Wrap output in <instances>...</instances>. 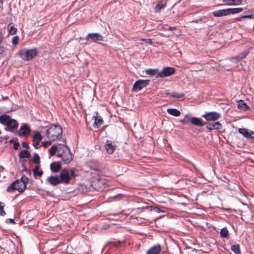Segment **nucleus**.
Wrapping results in <instances>:
<instances>
[{
	"instance_id": "nucleus-1",
	"label": "nucleus",
	"mask_w": 254,
	"mask_h": 254,
	"mask_svg": "<svg viewBox=\"0 0 254 254\" xmlns=\"http://www.w3.org/2000/svg\"><path fill=\"white\" fill-rule=\"evenodd\" d=\"M71 179L69 171L67 169H63L59 176H51L46 181L52 186H57L62 183L68 184Z\"/></svg>"
},
{
	"instance_id": "nucleus-2",
	"label": "nucleus",
	"mask_w": 254,
	"mask_h": 254,
	"mask_svg": "<svg viewBox=\"0 0 254 254\" xmlns=\"http://www.w3.org/2000/svg\"><path fill=\"white\" fill-rule=\"evenodd\" d=\"M29 181V179L25 176H22L20 179L16 180L12 183L7 188V191L9 192H13L15 190L19 192H23L26 188V184Z\"/></svg>"
},
{
	"instance_id": "nucleus-3",
	"label": "nucleus",
	"mask_w": 254,
	"mask_h": 254,
	"mask_svg": "<svg viewBox=\"0 0 254 254\" xmlns=\"http://www.w3.org/2000/svg\"><path fill=\"white\" fill-rule=\"evenodd\" d=\"M0 123L6 127V130L11 132H13L18 126L16 120L11 119L9 115L6 114L0 116Z\"/></svg>"
},
{
	"instance_id": "nucleus-4",
	"label": "nucleus",
	"mask_w": 254,
	"mask_h": 254,
	"mask_svg": "<svg viewBox=\"0 0 254 254\" xmlns=\"http://www.w3.org/2000/svg\"><path fill=\"white\" fill-rule=\"evenodd\" d=\"M62 133L63 130L60 126L52 125L47 130L46 135L51 140L55 141L61 138Z\"/></svg>"
},
{
	"instance_id": "nucleus-5",
	"label": "nucleus",
	"mask_w": 254,
	"mask_h": 254,
	"mask_svg": "<svg viewBox=\"0 0 254 254\" xmlns=\"http://www.w3.org/2000/svg\"><path fill=\"white\" fill-rule=\"evenodd\" d=\"M62 147V150L58 154V156L62 158L64 164H67L72 160V154L66 145L63 144Z\"/></svg>"
},
{
	"instance_id": "nucleus-6",
	"label": "nucleus",
	"mask_w": 254,
	"mask_h": 254,
	"mask_svg": "<svg viewBox=\"0 0 254 254\" xmlns=\"http://www.w3.org/2000/svg\"><path fill=\"white\" fill-rule=\"evenodd\" d=\"M37 54V51L36 49L28 50L22 49L19 50L17 54L23 60L30 61L33 59L36 56Z\"/></svg>"
},
{
	"instance_id": "nucleus-7",
	"label": "nucleus",
	"mask_w": 254,
	"mask_h": 254,
	"mask_svg": "<svg viewBox=\"0 0 254 254\" xmlns=\"http://www.w3.org/2000/svg\"><path fill=\"white\" fill-rule=\"evenodd\" d=\"M242 8H230L226 9H221L212 12V14L215 17H222L239 13L242 11Z\"/></svg>"
},
{
	"instance_id": "nucleus-8",
	"label": "nucleus",
	"mask_w": 254,
	"mask_h": 254,
	"mask_svg": "<svg viewBox=\"0 0 254 254\" xmlns=\"http://www.w3.org/2000/svg\"><path fill=\"white\" fill-rule=\"evenodd\" d=\"M149 82V80H138L133 84L132 90L133 91H138L147 86Z\"/></svg>"
},
{
	"instance_id": "nucleus-9",
	"label": "nucleus",
	"mask_w": 254,
	"mask_h": 254,
	"mask_svg": "<svg viewBox=\"0 0 254 254\" xmlns=\"http://www.w3.org/2000/svg\"><path fill=\"white\" fill-rule=\"evenodd\" d=\"M202 117L207 121H215L221 117V115L218 112H211L206 113Z\"/></svg>"
},
{
	"instance_id": "nucleus-10",
	"label": "nucleus",
	"mask_w": 254,
	"mask_h": 254,
	"mask_svg": "<svg viewBox=\"0 0 254 254\" xmlns=\"http://www.w3.org/2000/svg\"><path fill=\"white\" fill-rule=\"evenodd\" d=\"M31 132V129L26 124L21 126L19 129L16 132V134L19 136H27Z\"/></svg>"
},
{
	"instance_id": "nucleus-11",
	"label": "nucleus",
	"mask_w": 254,
	"mask_h": 254,
	"mask_svg": "<svg viewBox=\"0 0 254 254\" xmlns=\"http://www.w3.org/2000/svg\"><path fill=\"white\" fill-rule=\"evenodd\" d=\"M175 68L172 67H164L158 73L159 77H165L170 76L175 72Z\"/></svg>"
},
{
	"instance_id": "nucleus-12",
	"label": "nucleus",
	"mask_w": 254,
	"mask_h": 254,
	"mask_svg": "<svg viewBox=\"0 0 254 254\" xmlns=\"http://www.w3.org/2000/svg\"><path fill=\"white\" fill-rule=\"evenodd\" d=\"M86 39L91 40L92 42L101 41L103 40V37L99 33H89Z\"/></svg>"
},
{
	"instance_id": "nucleus-13",
	"label": "nucleus",
	"mask_w": 254,
	"mask_h": 254,
	"mask_svg": "<svg viewBox=\"0 0 254 254\" xmlns=\"http://www.w3.org/2000/svg\"><path fill=\"white\" fill-rule=\"evenodd\" d=\"M238 132L247 138L254 139V136L253 135L254 134V132L252 131H249L248 129L242 128H239Z\"/></svg>"
},
{
	"instance_id": "nucleus-14",
	"label": "nucleus",
	"mask_w": 254,
	"mask_h": 254,
	"mask_svg": "<svg viewBox=\"0 0 254 254\" xmlns=\"http://www.w3.org/2000/svg\"><path fill=\"white\" fill-rule=\"evenodd\" d=\"M105 148L106 152L109 154H112L116 149V146L113 144V142L110 140H107L106 142Z\"/></svg>"
},
{
	"instance_id": "nucleus-15",
	"label": "nucleus",
	"mask_w": 254,
	"mask_h": 254,
	"mask_svg": "<svg viewBox=\"0 0 254 254\" xmlns=\"http://www.w3.org/2000/svg\"><path fill=\"white\" fill-rule=\"evenodd\" d=\"M161 251V246L158 244L150 248L146 253V254H160Z\"/></svg>"
},
{
	"instance_id": "nucleus-16",
	"label": "nucleus",
	"mask_w": 254,
	"mask_h": 254,
	"mask_svg": "<svg viewBox=\"0 0 254 254\" xmlns=\"http://www.w3.org/2000/svg\"><path fill=\"white\" fill-rule=\"evenodd\" d=\"M62 146H63V144H58L57 145L52 146L50 150L51 155L54 156L55 155L56 152H58V154H59V152L62 150Z\"/></svg>"
},
{
	"instance_id": "nucleus-17",
	"label": "nucleus",
	"mask_w": 254,
	"mask_h": 254,
	"mask_svg": "<svg viewBox=\"0 0 254 254\" xmlns=\"http://www.w3.org/2000/svg\"><path fill=\"white\" fill-rule=\"evenodd\" d=\"M248 54L249 53L248 51H244L240 53L238 56H236V57L232 58L231 59V61L232 62L237 63L240 60H241L246 57V56L248 55Z\"/></svg>"
},
{
	"instance_id": "nucleus-18",
	"label": "nucleus",
	"mask_w": 254,
	"mask_h": 254,
	"mask_svg": "<svg viewBox=\"0 0 254 254\" xmlns=\"http://www.w3.org/2000/svg\"><path fill=\"white\" fill-rule=\"evenodd\" d=\"M222 127L221 124L218 122H215L214 123H208L206 126L207 128L209 130L212 129H219Z\"/></svg>"
},
{
	"instance_id": "nucleus-19",
	"label": "nucleus",
	"mask_w": 254,
	"mask_h": 254,
	"mask_svg": "<svg viewBox=\"0 0 254 254\" xmlns=\"http://www.w3.org/2000/svg\"><path fill=\"white\" fill-rule=\"evenodd\" d=\"M190 123L198 127H203L205 125V123H203L201 119L196 117L191 118Z\"/></svg>"
},
{
	"instance_id": "nucleus-20",
	"label": "nucleus",
	"mask_w": 254,
	"mask_h": 254,
	"mask_svg": "<svg viewBox=\"0 0 254 254\" xmlns=\"http://www.w3.org/2000/svg\"><path fill=\"white\" fill-rule=\"evenodd\" d=\"M50 169L52 172L54 173H57L61 170V165L58 162H53L50 165Z\"/></svg>"
},
{
	"instance_id": "nucleus-21",
	"label": "nucleus",
	"mask_w": 254,
	"mask_h": 254,
	"mask_svg": "<svg viewBox=\"0 0 254 254\" xmlns=\"http://www.w3.org/2000/svg\"><path fill=\"white\" fill-rule=\"evenodd\" d=\"M145 72L147 74L150 75H155L156 77H158V73L159 72V70L158 69H146L145 70Z\"/></svg>"
},
{
	"instance_id": "nucleus-22",
	"label": "nucleus",
	"mask_w": 254,
	"mask_h": 254,
	"mask_svg": "<svg viewBox=\"0 0 254 254\" xmlns=\"http://www.w3.org/2000/svg\"><path fill=\"white\" fill-rule=\"evenodd\" d=\"M167 112L168 114L175 117H179L181 114L180 111L174 108H169L167 110Z\"/></svg>"
},
{
	"instance_id": "nucleus-23",
	"label": "nucleus",
	"mask_w": 254,
	"mask_h": 254,
	"mask_svg": "<svg viewBox=\"0 0 254 254\" xmlns=\"http://www.w3.org/2000/svg\"><path fill=\"white\" fill-rule=\"evenodd\" d=\"M40 166L36 165L33 170V175L35 177L39 176L41 177L43 174V171L40 170Z\"/></svg>"
},
{
	"instance_id": "nucleus-24",
	"label": "nucleus",
	"mask_w": 254,
	"mask_h": 254,
	"mask_svg": "<svg viewBox=\"0 0 254 254\" xmlns=\"http://www.w3.org/2000/svg\"><path fill=\"white\" fill-rule=\"evenodd\" d=\"M223 2L228 5H236L241 2L242 0H222Z\"/></svg>"
},
{
	"instance_id": "nucleus-25",
	"label": "nucleus",
	"mask_w": 254,
	"mask_h": 254,
	"mask_svg": "<svg viewBox=\"0 0 254 254\" xmlns=\"http://www.w3.org/2000/svg\"><path fill=\"white\" fill-rule=\"evenodd\" d=\"M237 107L240 109H243L245 110H248L250 109V107L243 100H240L238 102Z\"/></svg>"
},
{
	"instance_id": "nucleus-26",
	"label": "nucleus",
	"mask_w": 254,
	"mask_h": 254,
	"mask_svg": "<svg viewBox=\"0 0 254 254\" xmlns=\"http://www.w3.org/2000/svg\"><path fill=\"white\" fill-rule=\"evenodd\" d=\"M93 118L94 119V125L95 126L98 127L102 124L103 121L101 117L94 116Z\"/></svg>"
},
{
	"instance_id": "nucleus-27",
	"label": "nucleus",
	"mask_w": 254,
	"mask_h": 254,
	"mask_svg": "<svg viewBox=\"0 0 254 254\" xmlns=\"http://www.w3.org/2000/svg\"><path fill=\"white\" fill-rule=\"evenodd\" d=\"M167 95L170 97L176 98H182L184 96V94L183 93H178L175 92L168 93H167Z\"/></svg>"
},
{
	"instance_id": "nucleus-28",
	"label": "nucleus",
	"mask_w": 254,
	"mask_h": 254,
	"mask_svg": "<svg viewBox=\"0 0 254 254\" xmlns=\"http://www.w3.org/2000/svg\"><path fill=\"white\" fill-rule=\"evenodd\" d=\"M231 250L236 254H241L240 246L238 244L232 246Z\"/></svg>"
},
{
	"instance_id": "nucleus-29",
	"label": "nucleus",
	"mask_w": 254,
	"mask_h": 254,
	"mask_svg": "<svg viewBox=\"0 0 254 254\" xmlns=\"http://www.w3.org/2000/svg\"><path fill=\"white\" fill-rule=\"evenodd\" d=\"M95 185L97 186L98 187L99 189H101V185H105V183L104 180H102L101 179H98L96 181H94Z\"/></svg>"
},
{
	"instance_id": "nucleus-30",
	"label": "nucleus",
	"mask_w": 254,
	"mask_h": 254,
	"mask_svg": "<svg viewBox=\"0 0 254 254\" xmlns=\"http://www.w3.org/2000/svg\"><path fill=\"white\" fill-rule=\"evenodd\" d=\"M221 237L222 238H227L228 235V230L227 228H223L220 230Z\"/></svg>"
},
{
	"instance_id": "nucleus-31",
	"label": "nucleus",
	"mask_w": 254,
	"mask_h": 254,
	"mask_svg": "<svg viewBox=\"0 0 254 254\" xmlns=\"http://www.w3.org/2000/svg\"><path fill=\"white\" fill-rule=\"evenodd\" d=\"M30 156V153L27 150H22L20 153V158H29Z\"/></svg>"
},
{
	"instance_id": "nucleus-32",
	"label": "nucleus",
	"mask_w": 254,
	"mask_h": 254,
	"mask_svg": "<svg viewBox=\"0 0 254 254\" xmlns=\"http://www.w3.org/2000/svg\"><path fill=\"white\" fill-rule=\"evenodd\" d=\"M32 161L36 164H39L40 163V159L38 154L36 153L34 155Z\"/></svg>"
},
{
	"instance_id": "nucleus-33",
	"label": "nucleus",
	"mask_w": 254,
	"mask_h": 254,
	"mask_svg": "<svg viewBox=\"0 0 254 254\" xmlns=\"http://www.w3.org/2000/svg\"><path fill=\"white\" fill-rule=\"evenodd\" d=\"M43 137L39 132H37L33 136V140L40 141Z\"/></svg>"
},
{
	"instance_id": "nucleus-34",
	"label": "nucleus",
	"mask_w": 254,
	"mask_h": 254,
	"mask_svg": "<svg viewBox=\"0 0 254 254\" xmlns=\"http://www.w3.org/2000/svg\"><path fill=\"white\" fill-rule=\"evenodd\" d=\"M4 206V203L0 202V215L4 216L6 215V213L3 210V208Z\"/></svg>"
},
{
	"instance_id": "nucleus-35",
	"label": "nucleus",
	"mask_w": 254,
	"mask_h": 254,
	"mask_svg": "<svg viewBox=\"0 0 254 254\" xmlns=\"http://www.w3.org/2000/svg\"><path fill=\"white\" fill-rule=\"evenodd\" d=\"M17 32V28L14 26H10L9 29V33L11 35H14Z\"/></svg>"
},
{
	"instance_id": "nucleus-36",
	"label": "nucleus",
	"mask_w": 254,
	"mask_h": 254,
	"mask_svg": "<svg viewBox=\"0 0 254 254\" xmlns=\"http://www.w3.org/2000/svg\"><path fill=\"white\" fill-rule=\"evenodd\" d=\"M244 18H254V14L252 15H243L241 17H240L239 19H238V20L240 21L242 19Z\"/></svg>"
},
{
	"instance_id": "nucleus-37",
	"label": "nucleus",
	"mask_w": 254,
	"mask_h": 254,
	"mask_svg": "<svg viewBox=\"0 0 254 254\" xmlns=\"http://www.w3.org/2000/svg\"><path fill=\"white\" fill-rule=\"evenodd\" d=\"M165 6V4L163 3H159L157 4L155 7V10L156 11H160L162 8L164 7Z\"/></svg>"
},
{
	"instance_id": "nucleus-38",
	"label": "nucleus",
	"mask_w": 254,
	"mask_h": 254,
	"mask_svg": "<svg viewBox=\"0 0 254 254\" xmlns=\"http://www.w3.org/2000/svg\"><path fill=\"white\" fill-rule=\"evenodd\" d=\"M152 207V206H150V207L147 206L146 207H143V208H142V209H145V208L147 209V208H151V210H154V211H155L156 212H160L161 211V210L160 209V208L157 207H154L153 208Z\"/></svg>"
},
{
	"instance_id": "nucleus-39",
	"label": "nucleus",
	"mask_w": 254,
	"mask_h": 254,
	"mask_svg": "<svg viewBox=\"0 0 254 254\" xmlns=\"http://www.w3.org/2000/svg\"><path fill=\"white\" fill-rule=\"evenodd\" d=\"M18 41H19V37L17 36L14 37L12 40V44L15 45H16L18 44Z\"/></svg>"
},
{
	"instance_id": "nucleus-40",
	"label": "nucleus",
	"mask_w": 254,
	"mask_h": 254,
	"mask_svg": "<svg viewBox=\"0 0 254 254\" xmlns=\"http://www.w3.org/2000/svg\"><path fill=\"white\" fill-rule=\"evenodd\" d=\"M33 145L36 149H37L38 148V145L39 144L40 141L33 140Z\"/></svg>"
},
{
	"instance_id": "nucleus-41",
	"label": "nucleus",
	"mask_w": 254,
	"mask_h": 254,
	"mask_svg": "<svg viewBox=\"0 0 254 254\" xmlns=\"http://www.w3.org/2000/svg\"><path fill=\"white\" fill-rule=\"evenodd\" d=\"M69 176H70V178L71 177H76V175L75 174L74 170L73 169H71L70 170V174L69 173Z\"/></svg>"
},
{
	"instance_id": "nucleus-42",
	"label": "nucleus",
	"mask_w": 254,
	"mask_h": 254,
	"mask_svg": "<svg viewBox=\"0 0 254 254\" xmlns=\"http://www.w3.org/2000/svg\"><path fill=\"white\" fill-rule=\"evenodd\" d=\"M191 118L190 117V115L187 114L186 115V116L184 117V119L186 120L187 122L188 123L189 122H190V119Z\"/></svg>"
},
{
	"instance_id": "nucleus-43",
	"label": "nucleus",
	"mask_w": 254,
	"mask_h": 254,
	"mask_svg": "<svg viewBox=\"0 0 254 254\" xmlns=\"http://www.w3.org/2000/svg\"><path fill=\"white\" fill-rule=\"evenodd\" d=\"M51 144V142L49 141H44L42 142V145L44 147H47Z\"/></svg>"
},
{
	"instance_id": "nucleus-44",
	"label": "nucleus",
	"mask_w": 254,
	"mask_h": 254,
	"mask_svg": "<svg viewBox=\"0 0 254 254\" xmlns=\"http://www.w3.org/2000/svg\"><path fill=\"white\" fill-rule=\"evenodd\" d=\"M22 145L23 148H26V149H29V146L28 144V143H27L26 142H23L22 143Z\"/></svg>"
},
{
	"instance_id": "nucleus-45",
	"label": "nucleus",
	"mask_w": 254,
	"mask_h": 254,
	"mask_svg": "<svg viewBox=\"0 0 254 254\" xmlns=\"http://www.w3.org/2000/svg\"><path fill=\"white\" fill-rule=\"evenodd\" d=\"M19 146V143L18 142H15L13 144V148L15 150H17L18 149Z\"/></svg>"
},
{
	"instance_id": "nucleus-46",
	"label": "nucleus",
	"mask_w": 254,
	"mask_h": 254,
	"mask_svg": "<svg viewBox=\"0 0 254 254\" xmlns=\"http://www.w3.org/2000/svg\"><path fill=\"white\" fill-rule=\"evenodd\" d=\"M202 19H203V18H199V19H196L193 20L192 22H194V23H198V22H199L202 21Z\"/></svg>"
},
{
	"instance_id": "nucleus-47",
	"label": "nucleus",
	"mask_w": 254,
	"mask_h": 254,
	"mask_svg": "<svg viewBox=\"0 0 254 254\" xmlns=\"http://www.w3.org/2000/svg\"><path fill=\"white\" fill-rule=\"evenodd\" d=\"M6 222L8 223H12V224H14L15 223V221L13 219H7L6 220Z\"/></svg>"
},
{
	"instance_id": "nucleus-48",
	"label": "nucleus",
	"mask_w": 254,
	"mask_h": 254,
	"mask_svg": "<svg viewBox=\"0 0 254 254\" xmlns=\"http://www.w3.org/2000/svg\"><path fill=\"white\" fill-rule=\"evenodd\" d=\"M181 123H182L183 124H187L188 123L187 122L186 120L184 119V118L180 121Z\"/></svg>"
},
{
	"instance_id": "nucleus-49",
	"label": "nucleus",
	"mask_w": 254,
	"mask_h": 254,
	"mask_svg": "<svg viewBox=\"0 0 254 254\" xmlns=\"http://www.w3.org/2000/svg\"><path fill=\"white\" fill-rule=\"evenodd\" d=\"M24 170L27 172H28L29 174H31V172L29 170H28L25 166H24L23 167Z\"/></svg>"
},
{
	"instance_id": "nucleus-50",
	"label": "nucleus",
	"mask_w": 254,
	"mask_h": 254,
	"mask_svg": "<svg viewBox=\"0 0 254 254\" xmlns=\"http://www.w3.org/2000/svg\"><path fill=\"white\" fill-rule=\"evenodd\" d=\"M169 29L171 30V31H173L174 30L176 29V28L175 27H169Z\"/></svg>"
},
{
	"instance_id": "nucleus-51",
	"label": "nucleus",
	"mask_w": 254,
	"mask_h": 254,
	"mask_svg": "<svg viewBox=\"0 0 254 254\" xmlns=\"http://www.w3.org/2000/svg\"><path fill=\"white\" fill-rule=\"evenodd\" d=\"M109 227V225H105L103 226L102 229H107Z\"/></svg>"
},
{
	"instance_id": "nucleus-52",
	"label": "nucleus",
	"mask_w": 254,
	"mask_h": 254,
	"mask_svg": "<svg viewBox=\"0 0 254 254\" xmlns=\"http://www.w3.org/2000/svg\"><path fill=\"white\" fill-rule=\"evenodd\" d=\"M2 1L0 0V7L2 5Z\"/></svg>"
},
{
	"instance_id": "nucleus-53",
	"label": "nucleus",
	"mask_w": 254,
	"mask_h": 254,
	"mask_svg": "<svg viewBox=\"0 0 254 254\" xmlns=\"http://www.w3.org/2000/svg\"><path fill=\"white\" fill-rule=\"evenodd\" d=\"M2 52V48L0 47V52Z\"/></svg>"
},
{
	"instance_id": "nucleus-54",
	"label": "nucleus",
	"mask_w": 254,
	"mask_h": 254,
	"mask_svg": "<svg viewBox=\"0 0 254 254\" xmlns=\"http://www.w3.org/2000/svg\"><path fill=\"white\" fill-rule=\"evenodd\" d=\"M10 142H13V140H10Z\"/></svg>"
}]
</instances>
